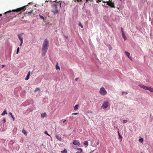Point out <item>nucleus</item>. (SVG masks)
<instances>
[{"instance_id":"3","label":"nucleus","mask_w":153,"mask_h":153,"mask_svg":"<svg viewBox=\"0 0 153 153\" xmlns=\"http://www.w3.org/2000/svg\"><path fill=\"white\" fill-rule=\"evenodd\" d=\"M27 5L25 6L22 7H21L20 8H17L16 9L12 10L11 11H13V12L16 11V12H18L20 11H21V10H23V11H24L26 9V7H27ZM11 12V10H9V11H7V12H5L4 13L6 14L10 12Z\"/></svg>"},{"instance_id":"54","label":"nucleus","mask_w":153,"mask_h":153,"mask_svg":"<svg viewBox=\"0 0 153 153\" xmlns=\"http://www.w3.org/2000/svg\"><path fill=\"white\" fill-rule=\"evenodd\" d=\"M66 152L67 153V151H66Z\"/></svg>"},{"instance_id":"6","label":"nucleus","mask_w":153,"mask_h":153,"mask_svg":"<svg viewBox=\"0 0 153 153\" xmlns=\"http://www.w3.org/2000/svg\"><path fill=\"white\" fill-rule=\"evenodd\" d=\"M73 144L76 146H79L80 145L79 141L77 140H74L73 143Z\"/></svg>"},{"instance_id":"1","label":"nucleus","mask_w":153,"mask_h":153,"mask_svg":"<svg viewBox=\"0 0 153 153\" xmlns=\"http://www.w3.org/2000/svg\"><path fill=\"white\" fill-rule=\"evenodd\" d=\"M49 47V40L48 39H46L44 41L42 48V56H45L48 50Z\"/></svg>"},{"instance_id":"9","label":"nucleus","mask_w":153,"mask_h":153,"mask_svg":"<svg viewBox=\"0 0 153 153\" xmlns=\"http://www.w3.org/2000/svg\"><path fill=\"white\" fill-rule=\"evenodd\" d=\"M147 90H149L150 92H153V88L150 87H147Z\"/></svg>"},{"instance_id":"46","label":"nucleus","mask_w":153,"mask_h":153,"mask_svg":"<svg viewBox=\"0 0 153 153\" xmlns=\"http://www.w3.org/2000/svg\"><path fill=\"white\" fill-rule=\"evenodd\" d=\"M12 118H13V121H14V120H15V118H14V117L13 116V117H12Z\"/></svg>"},{"instance_id":"50","label":"nucleus","mask_w":153,"mask_h":153,"mask_svg":"<svg viewBox=\"0 0 153 153\" xmlns=\"http://www.w3.org/2000/svg\"><path fill=\"white\" fill-rule=\"evenodd\" d=\"M2 16V14H0V17Z\"/></svg>"},{"instance_id":"7","label":"nucleus","mask_w":153,"mask_h":153,"mask_svg":"<svg viewBox=\"0 0 153 153\" xmlns=\"http://www.w3.org/2000/svg\"><path fill=\"white\" fill-rule=\"evenodd\" d=\"M30 74V71H29V72H28L27 73V74L25 79L26 80H28L29 79Z\"/></svg>"},{"instance_id":"26","label":"nucleus","mask_w":153,"mask_h":153,"mask_svg":"<svg viewBox=\"0 0 153 153\" xmlns=\"http://www.w3.org/2000/svg\"><path fill=\"white\" fill-rule=\"evenodd\" d=\"M139 141L140 142H142L143 141V139L142 138L140 139L139 140Z\"/></svg>"},{"instance_id":"17","label":"nucleus","mask_w":153,"mask_h":153,"mask_svg":"<svg viewBox=\"0 0 153 153\" xmlns=\"http://www.w3.org/2000/svg\"><path fill=\"white\" fill-rule=\"evenodd\" d=\"M7 114V113L6 111V110H4L3 112L1 114V115H4V114Z\"/></svg>"},{"instance_id":"23","label":"nucleus","mask_w":153,"mask_h":153,"mask_svg":"<svg viewBox=\"0 0 153 153\" xmlns=\"http://www.w3.org/2000/svg\"><path fill=\"white\" fill-rule=\"evenodd\" d=\"M19 47L17 49V51H16V54H17L19 52Z\"/></svg>"},{"instance_id":"10","label":"nucleus","mask_w":153,"mask_h":153,"mask_svg":"<svg viewBox=\"0 0 153 153\" xmlns=\"http://www.w3.org/2000/svg\"><path fill=\"white\" fill-rule=\"evenodd\" d=\"M56 137L58 140L60 141H61L62 139L60 136H59L58 135H56Z\"/></svg>"},{"instance_id":"31","label":"nucleus","mask_w":153,"mask_h":153,"mask_svg":"<svg viewBox=\"0 0 153 153\" xmlns=\"http://www.w3.org/2000/svg\"><path fill=\"white\" fill-rule=\"evenodd\" d=\"M128 94V93L127 92H123L122 93V94L123 95H124V94Z\"/></svg>"},{"instance_id":"37","label":"nucleus","mask_w":153,"mask_h":153,"mask_svg":"<svg viewBox=\"0 0 153 153\" xmlns=\"http://www.w3.org/2000/svg\"><path fill=\"white\" fill-rule=\"evenodd\" d=\"M3 123H5L6 122V120H5V119H4L3 120Z\"/></svg>"},{"instance_id":"47","label":"nucleus","mask_w":153,"mask_h":153,"mask_svg":"<svg viewBox=\"0 0 153 153\" xmlns=\"http://www.w3.org/2000/svg\"><path fill=\"white\" fill-rule=\"evenodd\" d=\"M4 66H5V65H2V68L4 67Z\"/></svg>"},{"instance_id":"35","label":"nucleus","mask_w":153,"mask_h":153,"mask_svg":"<svg viewBox=\"0 0 153 153\" xmlns=\"http://www.w3.org/2000/svg\"><path fill=\"white\" fill-rule=\"evenodd\" d=\"M123 123L124 124V123H126L127 122V121L126 120H123Z\"/></svg>"},{"instance_id":"16","label":"nucleus","mask_w":153,"mask_h":153,"mask_svg":"<svg viewBox=\"0 0 153 153\" xmlns=\"http://www.w3.org/2000/svg\"><path fill=\"white\" fill-rule=\"evenodd\" d=\"M84 144L85 145V146L86 147H87V146L88 145V142L86 141H85L84 143Z\"/></svg>"},{"instance_id":"45","label":"nucleus","mask_w":153,"mask_h":153,"mask_svg":"<svg viewBox=\"0 0 153 153\" xmlns=\"http://www.w3.org/2000/svg\"><path fill=\"white\" fill-rule=\"evenodd\" d=\"M66 121V120H65L63 122V123H64Z\"/></svg>"},{"instance_id":"8","label":"nucleus","mask_w":153,"mask_h":153,"mask_svg":"<svg viewBox=\"0 0 153 153\" xmlns=\"http://www.w3.org/2000/svg\"><path fill=\"white\" fill-rule=\"evenodd\" d=\"M139 86L143 89L147 90V87L142 85H139Z\"/></svg>"},{"instance_id":"19","label":"nucleus","mask_w":153,"mask_h":153,"mask_svg":"<svg viewBox=\"0 0 153 153\" xmlns=\"http://www.w3.org/2000/svg\"><path fill=\"white\" fill-rule=\"evenodd\" d=\"M122 36H123V38L124 40L125 41L126 39H126V36L125 34V33L122 34Z\"/></svg>"},{"instance_id":"2","label":"nucleus","mask_w":153,"mask_h":153,"mask_svg":"<svg viewBox=\"0 0 153 153\" xmlns=\"http://www.w3.org/2000/svg\"><path fill=\"white\" fill-rule=\"evenodd\" d=\"M58 6L60 7H61V3H60L59 4H54L52 6V11L54 14L57 13L58 12L57 8Z\"/></svg>"},{"instance_id":"34","label":"nucleus","mask_w":153,"mask_h":153,"mask_svg":"<svg viewBox=\"0 0 153 153\" xmlns=\"http://www.w3.org/2000/svg\"><path fill=\"white\" fill-rule=\"evenodd\" d=\"M78 114H79V113H73V114H72V115H76Z\"/></svg>"},{"instance_id":"40","label":"nucleus","mask_w":153,"mask_h":153,"mask_svg":"<svg viewBox=\"0 0 153 153\" xmlns=\"http://www.w3.org/2000/svg\"><path fill=\"white\" fill-rule=\"evenodd\" d=\"M108 107V103L106 102V108H107Z\"/></svg>"},{"instance_id":"38","label":"nucleus","mask_w":153,"mask_h":153,"mask_svg":"<svg viewBox=\"0 0 153 153\" xmlns=\"http://www.w3.org/2000/svg\"><path fill=\"white\" fill-rule=\"evenodd\" d=\"M9 114H10V115L11 116V117H13V115H12V113L11 112H10Z\"/></svg>"},{"instance_id":"14","label":"nucleus","mask_w":153,"mask_h":153,"mask_svg":"<svg viewBox=\"0 0 153 153\" xmlns=\"http://www.w3.org/2000/svg\"><path fill=\"white\" fill-rule=\"evenodd\" d=\"M47 116V114L46 113H44L43 114H41V117H45Z\"/></svg>"},{"instance_id":"43","label":"nucleus","mask_w":153,"mask_h":153,"mask_svg":"<svg viewBox=\"0 0 153 153\" xmlns=\"http://www.w3.org/2000/svg\"><path fill=\"white\" fill-rule=\"evenodd\" d=\"M78 78H76L75 79V80L76 81H77L78 80Z\"/></svg>"},{"instance_id":"49","label":"nucleus","mask_w":153,"mask_h":153,"mask_svg":"<svg viewBox=\"0 0 153 153\" xmlns=\"http://www.w3.org/2000/svg\"><path fill=\"white\" fill-rule=\"evenodd\" d=\"M28 11H27L25 12V13H28Z\"/></svg>"},{"instance_id":"36","label":"nucleus","mask_w":153,"mask_h":153,"mask_svg":"<svg viewBox=\"0 0 153 153\" xmlns=\"http://www.w3.org/2000/svg\"><path fill=\"white\" fill-rule=\"evenodd\" d=\"M101 1V0H97V2L98 3H99Z\"/></svg>"},{"instance_id":"5","label":"nucleus","mask_w":153,"mask_h":153,"mask_svg":"<svg viewBox=\"0 0 153 153\" xmlns=\"http://www.w3.org/2000/svg\"><path fill=\"white\" fill-rule=\"evenodd\" d=\"M100 93L103 95H104L105 94V89L104 88L102 87L100 88Z\"/></svg>"},{"instance_id":"52","label":"nucleus","mask_w":153,"mask_h":153,"mask_svg":"<svg viewBox=\"0 0 153 153\" xmlns=\"http://www.w3.org/2000/svg\"><path fill=\"white\" fill-rule=\"evenodd\" d=\"M64 152V151H62V153L63 152Z\"/></svg>"},{"instance_id":"56","label":"nucleus","mask_w":153,"mask_h":153,"mask_svg":"<svg viewBox=\"0 0 153 153\" xmlns=\"http://www.w3.org/2000/svg\"><path fill=\"white\" fill-rule=\"evenodd\" d=\"M120 0V1H122V0Z\"/></svg>"},{"instance_id":"27","label":"nucleus","mask_w":153,"mask_h":153,"mask_svg":"<svg viewBox=\"0 0 153 153\" xmlns=\"http://www.w3.org/2000/svg\"><path fill=\"white\" fill-rule=\"evenodd\" d=\"M79 25L81 27V28H83V26L80 22L79 23Z\"/></svg>"},{"instance_id":"18","label":"nucleus","mask_w":153,"mask_h":153,"mask_svg":"<svg viewBox=\"0 0 153 153\" xmlns=\"http://www.w3.org/2000/svg\"><path fill=\"white\" fill-rule=\"evenodd\" d=\"M78 106L79 105H75L74 108V110H77L78 108Z\"/></svg>"},{"instance_id":"44","label":"nucleus","mask_w":153,"mask_h":153,"mask_svg":"<svg viewBox=\"0 0 153 153\" xmlns=\"http://www.w3.org/2000/svg\"><path fill=\"white\" fill-rule=\"evenodd\" d=\"M103 3H104V4H102V6H104L105 5V2H103Z\"/></svg>"},{"instance_id":"53","label":"nucleus","mask_w":153,"mask_h":153,"mask_svg":"<svg viewBox=\"0 0 153 153\" xmlns=\"http://www.w3.org/2000/svg\"><path fill=\"white\" fill-rule=\"evenodd\" d=\"M117 9H118V10H119V8H117Z\"/></svg>"},{"instance_id":"51","label":"nucleus","mask_w":153,"mask_h":153,"mask_svg":"<svg viewBox=\"0 0 153 153\" xmlns=\"http://www.w3.org/2000/svg\"><path fill=\"white\" fill-rule=\"evenodd\" d=\"M118 134H119H119H120L119 133V131H118Z\"/></svg>"},{"instance_id":"15","label":"nucleus","mask_w":153,"mask_h":153,"mask_svg":"<svg viewBox=\"0 0 153 153\" xmlns=\"http://www.w3.org/2000/svg\"><path fill=\"white\" fill-rule=\"evenodd\" d=\"M22 132L26 136L27 135V132L24 129H22Z\"/></svg>"},{"instance_id":"20","label":"nucleus","mask_w":153,"mask_h":153,"mask_svg":"<svg viewBox=\"0 0 153 153\" xmlns=\"http://www.w3.org/2000/svg\"><path fill=\"white\" fill-rule=\"evenodd\" d=\"M101 108L103 109L105 108V102H104L103 105L101 106Z\"/></svg>"},{"instance_id":"39","label":"nucleus","mask_w":153,"mask_h":153,"mask_svg":"<svg viewBox=\"0 0 153 153\" xmlns=\"http://www.w3.org/2000/svg\"><path fill=\"white\" fill-rule=\"evenodd\" d=\"M119 138H121V139H122V136L120 135V134H119Z\"/></svg>"},{"instance_id":"12","label":"nucleus","mask_w":153,"mask_h":153,"mask_svg":"<svg viewBox=\"0 0 153 153\" xmlns=\"http://www.w3.org/2000/svg\"><path fill=\"white\" fill-rule=\"evenodd\" d=\"M125 53L126 54V55L127 56L128 58H129L130 59H131V57H130V53L127 51H125Z\"/></svg>"},{"instance_id":"11","label":"nucleus","mask_w":153,"mask_h":153,"mask_svg":"<svg viewBox=\"0 0 153 153\" xmlns=\"http://www.w3.org/2000/svg\"><path fill=\"white\" fill-rule=\"evenodd\" d=\"M18 38L19 39V40L21 42H22V41H23V38L22 37H21L20 36V34H18Z\"/></svg>"},{"instance_id":"30","label":"nucleus","mask_w":153,"mask_h":153,"mask_svg":"<svg viewBox=\"0 0 153 153\" xmlns=\"http://www.w3.org/2000/svg\"><path fill=\"white\" fill-rule=\"evenodd\" d=\"M108 48L109 49V50H111L112 49V48L111 46L109 45L108 46Z\"/></svg>"},{"instance_id":"41","label":"nucleus","mask_w":153,"mask_h":153,"mask_svg":"<svg viewBox=\"0 0 153 153\" xmlns=\"http://www.w3.org/2000/svg\"><path fill=\"white\" fill-rule=\"evenodd\" d=\"M23 41H22V42H21L20 44L19 45L20 46H21L22 45L23 43Z\"/></svg>"},{"instance_id":"13","label":"nucleus","mask_w":153,"mask_h":153,"mask_svg":"<svg viewBox=\"0 0 153 153\" xmlns=\"http://www.w3.org/2000/svg\"><path fill=\"white\" fill-rule=\"evenodd\" d=\"M77 149L79 150V152H76V153H80L82 152V149L81 148H77Z\"/></svg>"},{"instance_id":"55","label":"nucleus","mask_w":153,"mask_h":153,"mask_svg":"<svg viewBox=\"0 0 153 153\" xmlns=\"http://www.w3.org/2000/svg\"><path fill=\"white\" fill-rule=\"evenodd\" d=\"M140 153H143L142 152H141Z\"/></svg>"},{"instance_id":"29","label":"nucleus","mask_w":153,"mask_h":153,"mask_svg":"<svg viewBox=\"0 0 153 153\" xmlns=\"http://www.w3.org/2000/svg\"><path fill=\"white\" fill-rule=\"evenodd\" d=\"M44 133H45V134H46L47 135H48V136H50V135H49V134H48V132H47V131H45V132H44Z\"/></svg>"},{"instance_id":"22","label":"nucleus","mask_w":153,"mask_h":153,"mask_svg":"<svg viewBox=\"0 0 153 153\" xmlns=\"http://www.w3.org/2000/svg\"><path fill=\"white\" fill-rule=\"evenodd\" d=\"M38 91H40V88H37L34 91V92H36Z\"/></svg>"},{"instance_id":"4","label":"nucleus","mask_w":153,"mask_h":153,"mask_svg":"<svg viewBox=\"0 0 153 153\" xmlns=\"http://www.w3.org/2000/svg\"><path fill=\"white\" fill-rule=\"evenodd\" d=\"M106 3L110 7L113 8H114L115 7L114 4V2L112 1L109 0L108 1H106Z\"/></svg>"},{"instance_id":"21","label":"nucleus","mask_w":153,"mask_h":153,"mask_svg":"<svg viewBox=\"0 0 153 153\" xmlns=\"http://www.w3.org/2000/svg\"><path fill=\"white\" fill-rule=\"evenodd\" d=\"M28 13H30V14L33 13V15H34V13H33V10H30L29 11H28Z\"/></svg>"},{"instance_id":"33","label":"nucleus","mask_w":153,"mask_h":153,"mask_svg":"<svg viewBox=\"0 0 153 153\" xmlns=\"http://www.w3.org/2000/svg\"><path fill=\"white\" fill-rule=\"evenodd\" d=\"M88 1H93V0H86L84 4V5H85V3H87V2H88Z\"/></svg>"},{"instance_id":"25","label":"nucleus","mask_w":153,"mask_h":153,"mask_svg":"<svg viewBox=\"0 0 153 153\" xmlns=\"http://www.w3.org/2000/svg\"><path fill=\"white\" fill-rule=\"evenodd\" d=\"M121 30L122 34L124 33V31L123 30V28L122 27H121Z\"/></svg>"},{"instance_id":"24","label":"nucleus","mask_w":153,"mask_h":153,"mask_svg":"<svg viewBox=\"0 0 153 153\" xmlns=\"http://www.w3.org/2000/svg\"><path fill=\"white\" fill-rule=\"evenodd\" d=\"M56 70H58V69L60 70V68L59 66H57V65L56 66Z\"/></svg>"},{"instance_id":"28","label":"nucleus","mask_w":153,"mask_h":153,"mask_svg":"<svg viewBox=\"0 0 153 153\" xmlns=\"http://www.w3.org/2000/svg\"><path fill=\"white\" fill-rule=\"evenodd\" d=\"M87 113L88 114L90 113L92 114V113L93 112L91 111H87Z\"/></svg>"},{"instance_id":"42","label":"nucleus","mask_w":153,"mask_h":153,"mask_svg":"<svg viewBox=\"0 0 153 153\" xmlns=\"http://www.w3.org/2000/svg\"><path fill=\"white\" fill-rule=\"evenodd\" d=\"M76 1H77L78 2H79V1H82V0H76Z\"/></svg>"},{"instance_id":"32","label":"nucleus","mask_w":153,"mask_h":153,"mask_svg":"<svg viewBox=\"0 0 153 153\" xmlns=\"http://www.w3.org/2000/svg\"><path fill=\"white\" fill-rule=\"evenodd\" d=\"M39 16H40V18L42 19H44V17H43V16H41V15H39Z\"/></svg>"},{"instance_id":"48","label":"nucleus","mask_w":153,"mask_h":153,"mask_svg":"<svg viewBox=\"0 0 153 153\" xmlns=\"http://www.w3.org/2000/svg\"><path fill=\"white\" fill-rule=\"evenodd\" d=\"M65 37L66 39H68V36H65Z\"/></svg>"}]
</instances>
